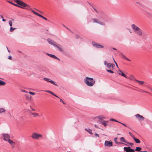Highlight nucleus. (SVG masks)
Wrapping results in <instances>:
<instances>
[{"label":"nucleus","instance_id":"obj_1","mask_svg":"<svg viewBox=\"0 0 152 152\" xmlns=\"http://www.w3.org/2000/svg\"><path fill=\"white\" fill-rule=\"evenodd\" d=\"M96 15L97 18L96 19V23L102 26H105V20L104 18V14L100 11H97L96 10Z\"/></svg>","mask_w":152,"mask_h":152},{"label":"nucleus","instance_id":"obj_2","mask_svg":"<svg viewBox=\"0 0 152 152\" xmlns=\"http://www.w3.org/2000/svg\"><path fill=\"white\" fill-rule=\"evenodd\" d=\"M84 82L88 86L91 87L94 84L95 81L92 78L86 77L84 79Z\"/></svg>","mask_w":152,"mask_h":152},{"label":"nucleus","instance_id":"obj_3","mask_svg":"<svg viewBox=\"0 0 152 152\" xmlns=\"http://www.w3.org/2000/svg\"><path fill=\"white\" fill-rule=\"evenodd\" d=\"M96 118H97L99 119L97 121V123L103 125L105 127L107 126L108 122V121L102 120L103 119L105 118V117L102 115H100L96 117Z\"/></svg>","mask_w":152,"mask_h":152},{"label":"nucleus","instance_id":"obj_4","mask_svg":"<svg viewBox=\"0 0 152 152\" xmlns=\"http://www.w3.org/2000/svg\"><path fill=\"white\" fill-rule=\"evenodd\" d=\"M18 4L21 6L18 5V7L22 9H26V10H30L31 9V8L30 5H28L26 4L23 2L21 1L18 3Z\"/></svg>","mask_w":152,"mask_h":152},{"label":"nucleus","instance_id":"obj_5","mask_svg":"<svg viewBox=\"0 0 152 152\" xmlns=\"http://www.w3.org/2000/svg\"><path fill=\"white\" fill-rule=\"evenodd\" d=\"M31 137L34 139L38 140L40 138H42V136L41 134L34 132L32 134Z\"/></svg>","mask_w":152,"mask_h":152},{"label":"nucleus","instance_id":"obj_6","mask_svg":"<svg viewBox=\"0 0 152 152\" xmlns=\"http://www.w3.org/2000/svg\"><path fill=\"white\" fill-rule=\"evenodd\" d=\"M104 64L105 65H106L107 67L109 69H113V68L115 66L114 64L110 63H107L106 61H105L104 62Z\"/></svg>","mask_w":152,"mask_h":152},{"label":"nucleus","instance_id":"obj_7","mask_svg":"<svg viewBox=\"0 0 152 152\" xmlns=\"http://www.w3.org/2000/svg\"><path fill=\"white\" fill-rule=\"evenodd\" d=\"M104 145L105 147H112L113 145V142L111 140L109 141L106 140L104 143Z\"/></svg>","mask_w":152,"mask_h":152},{"label":"nucleus","instance_id":"obj_8","mask_svg":"<svg viewBox=\"0 0 152 152\" xmlns=\"http://www.w3.org/2000/svg\"><path fill=\"white\" fill-rule=\"evenodd\" d=\"M54 46L56 47L59 51L61 52L64 51V49L61 45L56 43Z\"/></svg>","mask_w":152,"mask_h":152},{"label":"nucleus","instance_id":"obj_9","mask_svg":"<svg viewBox=\"0 0 152 152\" xmlns=\"http://www.w3.org/2000/svg\"><path fill=\"white\" fill-rule=\"evenodd\" d=\"M135 116L137 119L139 121H143L144 120V118L141 115H140L139 114H137L135 115Z\"/></svg>","mask_w":152,"mask_h":152},{"label":"nucleus","instance_id":"obj_10","mask_svg":"<svg viewBox=\"0 0 152 152\" xmlns=\"http://www.w3.org/2000/svg\"><path fill=\"white\" fill-rule=\"evenodd\" d=\"M124 149L126 152H134V150L130 148L129 146L128 147H124Z\"/></svg>","mask_w":152,"mask_h":152},{"label":"nucleus","instance_id":"obj_11","mask_svg":"<svg viewBox=\"0 0 152 152\" xmlns=\"http://www.w3.org/2000/svg\"><path fill=\"white\" fill-rule=\"evenodd\" d=\"M43 79L45 81L50 82V83L56 86H58L55 83V82L51 80L50 78L45 77L43 78Z\"/></svg>","mask_w":152,"mask_h":152},{"label":"nucleus","instance_id":"obj_12","mask_svg":"<svg viewBox=\"0 0 152 152\" xmlns=\"http://www.w3.org/2000/svg\"><path fill=\"white\" fill-rule=\"evenodd\" d=\"M31 12L35 15H37L39 17H41V18H42V19H44L45 20H47V19L45 17H44L42 16V15L39 14L37 12H35V11L32 10Z\"/></svg>","mask_w":152,"mask_h":152},{"label":"nucleus","instance_id":"obj_13","mask_svg":"<svg viewBox=\"0 0 152 152\" xmlns=\"http://www.w3.org/2000/svg\"><path fill=\"white\" fill-rule=\"evenodd\" d=\"M8 141L9 143L11 145L12 148H14L15 147V143L10 139L8 140Z\"/></svg>","mask_w":152,"mask_h":152},{"label":"nucleus","instance_id":"obj_14","mask_svg":"<svg viewBox=\"0 0 152 152\" xmlns=\"http://www.w3.org/2000/svg\"><path fill=\"white\" fill-rule=\"evenodd\" d=\"M134 32L136 34L139 36H141L142 34V31L140 28L135 31Z\"/></svg>","mask_w":152,"mask_h":152},{"label":"nucleus","instance_id":"obj_15","mask_svg":"<svg viewBox=\"0 0 152 152\" xmlns=\"http://www.w3.org/2000/svg\"><path fill=\"white\" fill-rule=\"evenodd\" d=\"M118 73L120 75H122L123 76L125 77L126 78H128L129 77L125 75L120 70H119L117 71Z\"/></svg>","mask_w":152,"mask_h":152},{"label":"nucleus","instance_id":"obj_16","mask_svg":"<svg viewBox=\"0 0 152 152\" xmlns=\"http://www.w3.org/2000/svg\"><path fill=\"white\" fill-rule=\"evenodd\" d=\"M48 42L51 45H54V46L56 43V42H54L53 40L52 39H48Z\"/></svg>","mask_w":152,"mask_h":152},{"label":"nucleus","instance_id":"obj_17","mask_svg":"<svg viewBox=\"0 0 152 152\" xmlns=\"http://www.w3.org/2000/svg\"><path fill=\"white\" fill-rule=\"evenodd\" d=\"M131 27L132 29L134 30V32L135 31L139 28V27H138L134 24H132L131 25Z\"/></svg>","mask_w":152,"mask_h":152},{"label":"nucleus","instance_id":"obj_18","mask_svg":"<svg viewBox=\"0 0 152 152\" xmlns=\"http://www.w3.org/2000/svg\"><path fill=\"white\" fill-rule=\"evenodd\" d=\"M104 47L102 45H100L99 43H96V48H102Z\"/></svg>","mask_w":152,"mask_h":152},{"label":"nucleus","instance_id":"obj_19","mask_svg":"<svg viewBox=\"0 0 152 152\" xmlns=\"http://www.w3.org/2000/svg\"><path fill=\"white\" fill-rule=\"evenodd\" d=\"M47 54L51 57H52L53 58L56 59H58V60H59L58 59V58L55 55H52V54H50L49 53H47Z\"/></svg>","mask_w":152,"mask_h":152},{"label":"nucleus","instance_id":"obj_20","mask_svg":"<svg viewBox=\"0 0 152 152\" xmlns=\"http://www.w3.org/2000/svg\"><path fill=\"white\" fill-rule=\"evenodd\" d=\"M120 140L121 142H124L126 143H127V141L123 137H121L120 138Z\"/></svg>","mask_w":152,"mask_h":152},{"label":"nucleus","instance_id":"obj_21","mask_svg":"<svg viewBox=\"0 0 152 152\" xmlns=\"http://www.w3.org/2000/svg\"><path fill=\"white\" fill-rule=\"evenodd\" d=\"M3 136L4 137L6 138L7 139H8V140L10 139V136L8 134H3Z\"/></svg>","mask_w":152,"mask_h":152},{"label":"nucleus","instance_id":"obj_22","mask_svg":"<svg viewBox=\"0 0 152 152\" xmlns=\"http://www.w3.org/2000/svg\"><path fill=\"white\" fill-rule=\"evenodd\" d=\"M134 140L137 143H140V140L136 138L135 137L133 138Z\"/></svg>","mask_w":152,"mask_h":152},{"label":"nucleus","instance_id":"obj_23","mask_svg":"<svg viewBox=\"0 0 152 152\" xmlns=\"http://www.w3.org/2000/svg\"><path fill=\"white\" fill-rule=\"evenodd\" d=\"M85 130L87 132L89 133H90L91 134H92V130L89 129H85Z\"/></svg>","mask_w":152,"mask_h":152},{"label":"nucleus","instance_id":"obj_24","mask_svg":"<svg viewBox=\"0 0 152 152\" xmlns=\"http://www.w3.org/2000/svg\"><path fill=\"white\" fill-rule=\"evenodd\" d=\"M30 113H31V114L32 115H33L34 117H38L39 116L38 113H31V112H30Z\"/></svg>","mask_w":152,"mask_h":152},{"label":"nucleus","instance_id":"obj_25","mask_svg":"<svg viewBox=\"0 0 152 152\" xmlns=\"http://www.w3.org/2000/svg\"><path fill=\"white\" fill-rule=\"evenodd\" d=\"M136 81L137 82H138L139 84L140 85H142L145 83V82L144 81H140L137 80H136Z\"/></svg>","mask_w":152,"mask_h":152},{"label":"nucleus","instance_id":"obj_26","mask_svg":"<svg viewBox=\"0 0 152 152\" xmlns=\"http://www.w3.org/2000/svg\"><path fill=\"white\" fill-rule=\"evenodd\" d=\"M25 97L27 100H29L31 99V96L28 95H26Z\"/></svg>","mask_w":152,"mask_h":152},{"label":"nucleus","instance_id":"obj_27","mask_svg":"<svg viewBox=\"0 0 152 152\" xmlns=\"http://www.w3.org/2000/svg\"><path fill=\"white\" fill-rule=\"evenodd\" d=\"M129 78L131 80H134L136 81V80H137L136 79L134 76L132 75H130L129 76Z\"/></svg>","mask_w":152,"mask_h":152},{"label":"nucleus","instance_id":"obj_28","mask_svg":"<svg viewBox=\"0 0 152 152\" xmlns=\"http://www.w3.org/2000/svg\"><path fill=\"white\" fill-rule=\"evenodd\" d=\"M6 110L3 108H0V113L5 112Z\"/></svg>","mask_w":152,"mask_h":152},{"label":"nucleus","instance_id":"obj_29","mask_svg":"<svg viewBox=\"0 0 152 152\" xmlns=\"http://www.w3.org/2000/svg\"><path fill=\"white\" fill-rule=\"evenodd\" d=\"M122 57L123 58H124V59L126 60H127V61H131L129 59H128L124 55H122Z\"/></svg>","mask_w":152,"mask_h":152},{"label":"nucleus","instance_id":"obj_30","mask_svg":"<svg viewBox=\"0 0 152 152\" xmlns=\"http://www.w3.org/2000/svg\"><path fill=\"white\" fill-rule=\"evenodd\" d=\"M6 83L4 82L3 81L0 80V86H4L5 85Z\"/></svg>","mask_w":152,"mask_h":152},{"label":"nucleus","instance_id":"obj_31","mask_svg":"<svg viewBox=\"0 0 152 152\" xmlns=\"http://www.w3.org/2000/svg\"><path fill=\"white\" fill-rule=\"evenodd\" d=\"M141 149V148L139 147H137L136 149L134 150V151H139Z\"/></svg>","mask_w":152,"mask_h":152},{"label":"nucleus","instance_id":"obj_32","mask_svg":"<svg viewBox=\"0 0 152 152\" xmlns=\"http://www.w3.org/2000/svg\"><path fill=\"white\" fill-rule=\"evenodd\" d=\"M106 70L108 72L110 73H114V72L111 70V69H106Z\"/></svg>","mask_w":152,"mask_h":152},{"label":"nucleus","instance_id":"obj_33","mask_svg":"<svg viewBox=\"0 0 152 152\" xmlns=\"http://www.w3.org/2000/svg\"><path fill=\"white\" fill-rule=\"evenodd\" d=\"M16 29V28H13V27H11L10 28V31H11V32H12L15 29Z\"/></svg>","mask_w":152,"mask_h":152},{"label":"nucleus","instance_id":"obj_34","mask_svg":"<svg viewBox=\"0 0 152 152\" xmlns=\"http://www.w3.org/2000/svg\"><path fill=\"white\" fill-rule=\"evenodd\" d=\"M8 1L9 3H10V4H12L13 5H14V6H17V7H18V5H17V4H15L13 3H12V2H11L10 1Z\"/></svg>","mask_w":152,"mask_h":152},{"label":"nucleus","instance_id":"obj_35","mask_svg":"<svg viewBox=\"0 0 152 152\" xmlns=\"http://www.w3.org/2000/svg\"><path fill=\"white\" fill-rule=\"evenodd\" d=\"M129 134L133 138V139L134 138V137H135L131 132H129Z\"/></svg>","mask_w":152,"mask_h":152},{"label":"nucleus","instance_id":"obj_36","mask_svg":"<svg viewBox=\"0 0 152 152\" xmlns=\"http://www.w3.org/2000/svg\"><path fill=\"white\" fill-rule=\"evenodd\" d=\"M110 121H115V122H118V121L115 120V119H113V118L110 119Z\"/></svg>","mask_w":152,"mask_h":152},{"label":"nucleus","instance_id":"obj_37","mask_svg":"<svg viewBox=\"0 0 152 152\" xmlns=\"http://www.w3.org/2000/svg\"><path fill=\"white\" fill-rule=\"evenodd\" d=\"M9 24L10 26H12V23L11 20H9Z\"/></svg>","mask_w":152,"mask_h":152},{"label":"nucleus","instance_id":"obj_38","mask_svg":"<svg viewBox=\"0 0 152 152\" xmlns=\"http://www.w3.org/2000/svg\"><path fill=\"white\" fill-rule=\"evenodd\" d=\"M45 92H47L49 93L50 94H53V92H51L50 91H48V90L46 91Z\"/></svg>","mask_w":152,"mask_h":152},{"label":"nucleus","instance_id":"obj_39","mask_svg":"<svg viewBox=\"0 0 152 152\" xmlns=\"http://www.w3.org/2000/svg\"><path fill=\"white\" fill-rule=\"evenodd\" d=\"M116 138H115L114 139V140H115V142L116 143H118V144H122V143L121 142H118L116 141Z\"/></svg>","mask_w":152,"mask_h":152},{"label":"nucleus","instance_id":"obj_40","mask_svg":"<svg viewBox=\"0 0 152 152\" xmlns=\"http://www.w3.org/2000/svg\"><path fill=\"white\" fill-rule=\"evenodd\" d=\"M126 143L129 144L131 146L133 145H134L133 143L131 142H127V143Z\"/></svg>","mask_w":152,"mask_h":152},{"label":"nucleus","instance_id":"obj_41","mask_svg":"<svg viewBox=\"0 0 152 152\" xmlns=\"http://www.w3.org/2000/svg\"><path fill=\"white\" fill-rule=\"evenodd\" d=\"M14 1L16 2L18 4V3L19 1L20 2V0H14Z\"/></svg>","mask_w":152,"mask_h":152},{"label":"nucleus","instance_id":"obj_42","mask_svg":"<svg viewBox=\"0 0 152 152\" xmlns=\"http://www.w3.org/2000/svg\"><path fill=\"white\" fill-rule=\"evenodd\" d=\"M118 122L120 123V124H121L122 125H123L125 127H127V126L126 124H124V123H122L121 122H119V121H118Z\"/></svg>","mask_w":152,"mask_h":152},{"label":"nucleus","instance_id":"obj_43","mask_svg":"<svg viewBox=\"0 0 152 152\" xmlns=\"http://www.w3.org/2000/svg\"><path fill=\"white\" fill-rule=\"evenodd\" d=\"M118 122L120 123V124H121L122 125H123L125 127H127V126L126 124H124V123H122L121 122H119V121H118Z\"/></svg>","mask_w":152,"mask_h":152},{"label":"nucleus","instance_id":"obj_44","mask_svg":"<svg viewBox=\"0 0 152 152\" xmlns=\"http://www.w3.org/2000/svg\"><path fill=\"white\" fill-rule=\"evenodd\" d=\"M29 93L31 94L32 95H34L35 94V93H34V92H29Z\"/></svg>","mask_w":152,"mask_h":152},{"label":"nucleus","instance_id":"obj_45","mask_svg":"<svg viewBox=\"0 0 152 152\" xmlns=\"http://www.w3.org/2000/svg\"><path fill=\"white\" fill-rule=\"evenodd\" d=\"M52 95H53V96H56V97L59 98L58 96H57L56 94H55L54 93H53V94Z\"/></svg>","mask_w":152,"mask_h":152},{"label":"nucleus","instance_id":"obj_46","mask_svg":"<svg viewBox=\"0 0 152 152\" xmlns=\"http://www.w3.org/2000/svg\"><path fill=\"white\" fill-rule=\"evenodd\" d=\"M141 91L142 92H145V93H148V92L144 91V90H141Z\"/></svg>","mask_w":152,"mask_h":152},{"label":"nucleus","instance_id":"obj_47","mask_svg":"<svg viewBox=\"0 0 152 152\" xmlns=\"http://www.w3.org/2000/svg\"><path fill=\"white\" fill-rule=\"evenodd\" d=\"M8 59L10 60H12V57L11 56H10L8 57Z\"/></svg>","mask_w":152,"mask_h":152},{"label":"nucleus","instance_id":"obj_48","mask_svg":"<svg viewBox=\"0 0 152 152\" xmlns=\"http://www.w3.org/2000/svg\"><path fill=\"white\" fill-rule=\"evenodd\" d=\"M114 62L115 63V64H116V66H117V67H118V64H117V63H116V62L115 61V60H114Z\"/></svg>","mask_w":152,"mask_h":152},{"label":"nucleus","instance_id":"obj_49","mask_svg":"<svg viewBox=\"0 0 152 152\" xmlns=\"http://www.w3.org/2000/svg\"><path fill=\"white\" fill-rule=\"evenodd\" d=\"M30 107L32 109V110L33 111H35V110L34 109H33L31 106H30Z\"/></svg>","mask_w":152,"mask_h":152},{"label":"nucleus","instance_id":"obj_50","mask_svg":"<svg viewBox=\"0 0 152 152\" xmlns=\"http://www.w3.org/2000/svg\"><path fill=\"white\" fill-rule=\"evenodd\" d=\"M96 137H99V135L98 134L96 133Z\"/></svg>","mask_w":152,"mask_h":152},{"label":"nucleus","instance_id":"obj_51","mask_svg":"<svg viewBox=\"0 0 152 152\" xmlns=\"http://www.w3.org/2000/svg\"><path fill=\"white\" fill-rule=\"evenodd\" d=\"M7 138H4V140H5V141H8V139L7 140L6 139Z\"/></svg>","mask_w":152,"mask_h":152},{"label":"nucleus","instance_id":"obj_52","mask_svg":"<svg viewBox=\"0 0 152 152\" xmlns=\"http://www.w3.org/2000/svg\"><path fill=\"white\" fill-rule=\"evenodd\" d=\"M23 91V92H25V93H28V92H26V91H25V90H23V91Z\"/></svg>","mask_w":152,"mask_h":152},{"label":"nucleus","instance_id":"obj_53","mask_svg":"<svg viewBox=\"0 0 152 152\" xmlns=\"http://www.w3.org/2000/svg\"><path fill=\"white\" fill-rule=\"evenodd\" d=\"M60 102H62L63 101L60 98Z\"/></svg>","mask_w":152,"mask_h":152},{"label":"nucleus","instance_id":"obj_54","mask_svg":"<svg viewBox=\"0 0 152 152\" xmlns=\"http://www.w3.org/2000/svg\"><path fill=\"white\" fill-rule=\"evenodd\" d=\"M149 89L152 92V88H150Z\"/></svg>","mask_w":152,"mask_h":152},{"label":"nucleus","instance_id":"obj_55","mask_svg":"<svg viewBox=\"0 0 152 152\" xmlns=\"http://www.w3.org/2000/svg\"><path fill=\"white\" fill-rule=\"evenodd\" d=\"M2 21H6V20H5L4 19H2Z\"/></svg>","mask_w":152,"mask_h":152},{"label":"nucleus","instance_id":"obj_56","mask_svg":"<svg viewBox=\"0 0 152 152\" xmlns=\"http://www.w3.org/2000/svg\"><path fill=\"white\" fill-rule=\"evenodd\" d=\"M113 50H116V49L115 48H113Z\"/></svg>","mask_w":152,"mask_h":152},{"label":"nucleus","instance_id":"obj_57","mask_svg":"<svg viewBox=\"0 0 152 152\" xmlns=\"http://www.w3.org/2000/svg\"><path fill=\"white\" fill-rule=\"evenodd\" d=\"M62 102L64 104H65V103L63 101Z\"/></svg>","mask_w":152,"mask_h":152},{"label":"nucleus","instance_id":"obj_58","mask_svg":"<svg viewBox=\"0 0 152 152\" xmlns=\"http://www.w3.org/2000/svg\"><path fill=\"white\" fill-rule=\"evenodd\" d=\"M1 17L2 18H3V16H2V15H1Z\"/></svg>","mask_w":152,"mask_h":152},{"label":"nucleus","instance_id":"obj_59","mask_svg":"<svg viewBox=\"0 0 152 152\" xmlns=\"http://www.w3.org/2000/svg\"><path fill=\"white\" fill-rule=\"evenodd\" d=\"M37 10V11H39V12H40L42 13L40 11H39L38 10Z\"/></svg>","mask_w":152,"mask_h":152},{"label":"nucleus","instance_id":"obj_60","mask_svg":"<svg viewBox=\"0 0 152 152\" xmlns=\"http://www.w3.org/2000/svg\"><path fill=\"white\" fill-rule=\"evenodd\" d=\"M8 51L9 52H10V51H9V50L8 49Z\"/></svg>","mask_w":152,"mask_h":152},{"label":"nucleus","instance_id":"obj_61","mask_svg":"<svg viewBox=\"0 0 152 152\" xmlns=\"http://www.w3.org/2000/svg\"><path fill=\"white\" fill-rule=\"evenodd\" d=\"M93 45H94V44H93Z\"/></svg>","mask_w":152,"mask_h":152},{"label":"nucleus","instance_id":"obj_62","mask_svg":"<svg viewBox=\"0 0 152 152\" xmlns=\"http://www.w3.org/2000/svg\"><path fill=\"white\" fill-rule=\"evenodd\" d=\"M64 26V27H65V26L64 25H63Z\"/></svg>","mask_w":152,"mask_h":152},{"label":"nucleus","instance_id":"obj_63","mask_svg":"<svg viewBox=\"0 0 152 152\" xmlns=\"http://www.w3.org/2000/svg\"><path fill=\"white\" fill-rule=\"evenodd\" d=\"M64 26V27H65V26L64 25H63Z\"/></svg>","mask_w":152,"mask_h":152},{"label":"nucleus","instance_id":"obj_64","mask_svg":"<svg viewBox=\"0 0 152 152\" xmlns=\"http://www.w3.org/2000/svg\"><path fill=\"white\" fill-rule=\"evenodd\" d=\"M95 26H97V25H95Z\"/></svg>","mask_w":152,"mask_h":152}]
</instances>
